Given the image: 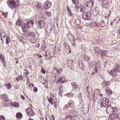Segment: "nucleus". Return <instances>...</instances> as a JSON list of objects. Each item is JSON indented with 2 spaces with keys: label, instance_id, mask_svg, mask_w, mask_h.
<instances>
[{
  "label": "nucleus",
  "instance_id": "obj_48",
  "mask_svg": "<svg viewBox=\"0 0 120 120\" xmlns=\"http://www.w3.org/2000/svg\"><path fill=\"white\" fill-rule=\"evenodd\" d=\"M19 80H23V78L21 75H19L18 77Z\"/></svg>",
  "mask_w": 120,
  "mask_h": 120
},
{
  "label": "nucleus",
  "instance_id": "obj_3",
  "mask_svg": "<svg viewBox=\"0 0 120 120\" xmlns=\"http://www.w3.org/2000/svg\"><path fill=\"white\" fill-rule=\"evenodd\" d=\"M114 69L111 70L109 72L110 74L113 76L116 77L120 75V72L119 71L120 67L118 64H116L114 66Z\"/></svg>",
  "mask_w": 120,
  "mask_h": 120
},
{
  "label": "nucleus",
  "instance_id": "obj_33",
  "mask_svg": "<svg viewBox=\"0 0 120 120\" xmlns=\"http://www.w3.org/2000/svg\"><path fill=\"white\" fill-rule=\"evenodd\" d=\"M100 26L101 27L104 26H105V22L103 20H101L100 23Z\"/></svg>",
  "mask_w": 120,
  "mask_h": 120
},
{
  "label": "nucleus",
  "instance_id": "obj_42",
  "mask_svg": "<svg viewBox=\"0 0 120 120\" xmlns=\"http://www.w3.org/2000/svg\"><path fill=\"white\" fill-rule=\"evenodd\" d=\"M39 78L40 80H41L40 79H42V80H43L45 82H46V80L44 79V77L40 76Z\"/></svg>",
  "mask_w": 120,
  "mask_h": 120
},
{
  "label": "nucleus",
  "instance_id": "obj_4",
  "mask_svg": "<svg viewBox=\"0 0 120 120\" xmlns=\"http://www.w3.org/2000/svg\"><path fill=\"white\" fill-rule=\"evenodd\" d=\"M18 0H12L7 2V4L9 7L11 9H13L19 5V3Z\"/></svg>",
  "mask_w": 120,
  "mask_h": 120
},
{
  "label": "nucleus",
  "instance_id": "obj_17",
  "mask_svg": "<svg viewBox=\"0 0 120 120\" xmlns=\"http://www.w3.org/2000/svg\"><path fill=\"white\" fill-rule=\"evenodd\" d=\"M107 52L106 51L104 50L101 54V57L102 59L106 58L107 57L106 53Z\"/></svg>",
  "mask_w": 120,
  "mask_h": 120
},
{
  "label": "nucleus",
  "instance_id": "obj_54",
  "mask_svg": "<svg viewBox=\"0 0 120 120\" xmlns=\"http://www.w3.org/2000/svg\"><path fill=\"white\" fill-rule=\"evenodd\" d=\"M51 117L52 120H55V119L53 115H52L51 116Z\"/></svg>",
  "mask_w": 120,
  "mask_h": 120
},
{
  "label": "nucleus",
  "instance_id": "obj_11",
  "mask_svg": "<svg viewBox=\"0 0 120 120\" xmlns=\"http://www.w3.org/2000/svg\"><path fill=\"white\" fill-rule=\"evenodd\" d=\"M0 36L1 38V39L3 41V40H7V36L5 32L4 31L3 32H1L0 33Z\"/></svg>",
  "mask_w": 120,
  "mask_h": 120
},
{
  "label": "nucleus",
  "instance_id": "obj_21",
  "mask_svg": "<svg viewBox=\"0 0 120 120\" xmlns=\"http://www.w3.org/2000/svg\"><path fill=\"white\" fill-rule=\"evenodd\" d=\"M94 51L96 54H98L99 53H100L101 50L98 47H95L94 48Z\"/></svg>",
  "mask_w": 120,
  "mask_h": 120
},
{
  "label": "nucleus",
  "instance_id": "obj_52",
  "mask_svg": "<svg viewBox=\"0 0 120 120\" xmlns=\"http://www.w3.org/2000/svg\"><path fill=\"white\" fill-rule=\"evenodd\" d=\"M40 44L39 43H38L36 45V47H38V48H39L40 47Z\"/></svg>",
  "mask_w": 120,
  "mask_h": 120
},
{
  "label": "nucleus",
  "instance_id": "obj_14",
  "mask_svg": "<svg viewBox=\"0 0 120 120\" xmlns=\"http://www.w3.org/2000/svg\"><path fill=\"white\" fill-rule=\"evenodd\" d=\"M41 46L40 49L41 51H43L45 50L46 46L45 45V42L44 41H43L41 42Z\"/></svg>",
  "mask_w": 120,
  "mask_h": 120
},
{
  "label": "nucleus",
  "instance_id": "obj_24",
  "mask_svg": "<svg viewBox=\"0 0 120 120\" xmlns=\"http://www.w3.org/2000/svg\"><path fill=\"white\" fill-rule=\"evenodd\" d=\"M102 85L105 86L107 87L109 85L110 82L109 81H104L102 83Z\"/></svg>",
  "mask_w": 120,
  "mask_h": 120
},
{
  "label": "nucleus",
  "instance_id": "obj_56",
  "mask_svg": "<svg viewBox=\"0 0 120 120\" xmlns=\"http://www.w3.org/2000/svg\"><path fill=\"white\" fill-rule=\"evenodd\" d=\"M41 70H42V72L43 73V74H45V71L43 69H41Z\"/></svg>",
  "mask_w": 120,
  "mask_h": 120
},
{
  "label": "nucleus",
  "instance_id": "obj_23",
  "mask_svg": "<svg viewBox=\"0 0 120 120\" xmlns=\"http://www.w3.org/2000/svg\"><path fill=\"white\" fill-rule=\"evenodd\" d=\"M99 64V63L98 62L96 64L94 69L96 72H98V69H99L100 66Z\"/></svg>",
  "mask_w": 120,
  "mask_h": 120
},
{
  "label": "nucleus",
  "instance_id": "obj_37",
  "mask_svg": "<svg viewBox=\"0 0 120 120\" xmlns=\"http://www.w3.org/2000/svg\"><path fill=\"white\" fill-rule=\"evenodd\" d=\"M48 100L49 102L50 103L51 105H52L53 104V100L52 98H48Z\"/></svg>",
  "mask_w": 120,
  "mask_h": 120
},
{
  "label": "nucleus",
  "instance_id": "obj_16",
  "mask_svg": "<svg viewBox=\"0 0 120 120\" xmlns=\"http://www.w3.org/2000/svg\"><path fill=\"white\" fill-rule=\"evenodd\" d=\"M1 98L3 101H8L9 100L8 98L7 95L5 94H3L1 95Z\"/></svg>",
  "mask_w": 120,
  "mask_h": 120
},
{
  "label": "nucleus",
  "instance_id": "obj_41",
  "mask_svg": "<svg viewBox=\"0 0 120 120\" xmlns=\"http://www.w3.org/2000/svg\"><path fill=\"white\" fill-rule=\"evenodd\" d=\"M25 39L22 37H20L19 38V40L20 41L22 42H24V41H23Z\"/></svg>",
  "mask_w": 120,
  "mask_h": 120
},
{
  "label": "nucleus",
  "instance_id": "obj_6",
  "mask_svg": "<svg viewBox=\"0 0 120 120\" xmlns=\"http://www.w3.org/2000/svg\"><path fill=\"white\" fill-rule=\"evenodd\" d=\"M67 60L68 67L70 69L73 70L74 69V63L75 62V60H72L67 59Z\"/></svg>",
  "mask_w": 120,
  "mask_h": 120
},
{
  "label": "nucleus",
  "instance_id": "obj_45",
  "mask_svg": "<svg viewBox=\"0 0 120 120\" xmlns=\"http://www.w3.org/2000/svg\"><path fill=\"white\" fill-rule=\"evenodd\" d=\"M63 79V78L62 77H60L58 79L57 81L59 82H61L62 80Z\"/></svg>",
  "mask_w": 120,
  "mask_h": 120
},
{
  "label": "nucleus",
  "instance_id": "obj_2",
  "mask_svg": "<svg viewBox=\"0 0 120 120\" xmlns=\"http://www.w3.org/2000/svg\"><path fill=\"white\" fill-rule=\"evenodd\" d=\"M92 88L89 86L87 87L86 93L87 96L91 99H93L95 101L97 99V97L99 94V93L96 91H94L93 92Z\"/></svg>",
  "mask_w": 120,
  "mask_h": 120
},
{
  "label": "nucleus",
  "instance_id": "obj_47",
  "mask_svg": "<svg viewBox=\"0 0 120 120\" xmlns=\"http://www.w3.org/2000/svg\"><path fill=\"white\" fill-rule=\"evenodd\" d=\"M62 87H61L59 88V90L60 91V92L59 93V94H61L62 93V91H61V90H62Z\"/></svg>",
  "mask_w": 120,
  "mask_h": 120
},
{
  "label": "nucleus",
  "instance_id": "obj_55",
  "mask_svg": "<svg viewBox=\"0 0 120 120\" xmlns=\"http://www.w3.org/2000/svg\"><path fill=\"white\" fill-rule=\"evenodd\" d=\"M84 4H85V6H87L88 7L89 5H88V2H87V3H86L85 4L84 3Z\"/></svg>",
  "mask_w": 120,
  "mask_h": 120
},
{
  "label": "nucleus",
  "instance_id": "obj_30",
  "mask_svg": "<svg viewBox=\"0 0 120 120\" xmlns=\"http://www.w3.org/2000/svg\"><path fill=\"white\" fill-rule=\"evenodd\" d=\"M73 94L69 93L66 94L65 95L70 98L73 96Z\"/></svg>",
  "mask_w": 120,
  "mask_h": 120
},
{
  "label": "nucleus",
  "instance_id": "obj_51",
  "mask_svg": "<svg viewBox=\"0 0 120 120\" xmlns=\"http://www.w3.org/2000/svg\"><path fill=\"white\" fill-rule=\"evenodd\" d=\"M54 71L55 70L56 72L58 74L60 73V72L57 69H54Z\"/></svg>",
  "mask_w": 120,
  "mask_h": 120
},
{
  "label": "nucleus",
  "instance_id": "obj_53",
  "mask_svg": "<svg viewBox=\"0 0 120 120\" xmlns=\"http://www.w3.org/2000/svg\"><path fill=\"white\" fill-rule=\"evenodd\" d=\"M4 58L3 56L1 54H0V60H1L2 59Z\"/></svg>",
  "mask_w": 120,
  "mask_h": 120
},
{
  "label": "nucleus",
  "instance_id": "obj_15",
  "mask_svg": "<svg viewBox=\"0 0 120 120\" xmlns=\"http://www.w3.org/2000/svg\"><path fill=\"white\" fill-rule=\"evenodd\" d=\"M24 32H26V33H27V36H29V37L31 38H33L34 37L35 35V34L34 32H31L30 33H29V32H28V30H22Z\"/></svg>",
  "mask_w": 120,
  "mask_h": 120
},
{
  "label": "nucleus",
  "instance_id": "obj_25",
  "mask_svg": "<svg viewBox=\"0 0 120 120\" xmlns=\"http://www.w3.org/2000/svg\"><path fill=\"white\" fill-rule=\"evenodd\" d=\"M72 117H74V116H71L70 115H66L65 117V119L66 120H71Z\"/></svg>",
  "mask_w": 120,
  "mask_h": 120
},
{
  "label": "nucleus",
  "instance_id": "obj_26",
  "mask_svg": "<svg viewBox=\"0 0 120 120\" xmlns=\"http://www.w3.org/2000/svg\"><path fill=\"white\" fill-rule=\"evenodd\" d=\"M83 62L82 61H80L79 62V65L80 68V69H83L84 68L83 65Z\"/></svg>",
  "mask_w": 120,
  "mask_h": 120
},
{
  "label": "nucleus",
  "instance_id": "obj_59",
  "mask_svg": "<svg viewBox=\"0 0 120 120\" xmlns=\"http://www.w3.org/2000/svg\"><path fill=\"white\" fill-rule=\"evenodd\" d=\"M69 107V106H68V104H67L64 107L65 108H67V107Z\"/></svg>",
  "mask_w": 120,
  "mask_h": 120
},
{
  "label": "nucleus",
  "instance_id": "obj_18",
  "mask_svg": "<svg viewBox=\"0 0 120 120\" xmlns=\"http://www.w3.org/2000/svg\"><path fill=\"white\" fill-rule=\"evenodd\" d=\"M42 6V5L41 3H37L36 4H35V5L34 6V7L36 9H39Z\"/></svg>",
  "mask_w": 120,
  "mask_h": 120
},
{
  "label": "nucleus",
  "instance_id": "obj_44",
  "mask_svg": "<svg viewBox=\"0 0 120 120\" xmlns=\"http://www.w3.org/2000/svg\"><path fill=\"white\" fill-rule=\"evenodd\" d=\"M5 117L2 116H0V120H5Z\"/></svg>",
  "mask_w": 120,
  "mask_h": 120
},
{
  "label": "nucleus",
  "instance_id": "obj_28",
  "mask_svg": "<svg viewBox=\"0 0 120 120\" xmlns=\"http://www.w3.org/2000/svg\"><path fill=\"white\" fill-rule=\"evenodd\" d=\"M83 58L86 62H88L90 59V57L87 55H85Z\"/></svg>",
  "mask_w": 120,
  "mask_h": 120
},
{
  "label": "nucleus",
  "instance_id": "obj_8",
  "mask_svg": "<svg viewBox=\"0 0 120 120\" xmlns=\"http://www.w3.org/2000/svg\"><path fill=\"white\" fill-rule=\"evenodd\" d=\"M90 15L89 12H84L82 14V17L84 20H89L90 19Z\"/></svg>",
  "mask_w": 120,
  "mask_h": 120
},
{
  "label": "nucleus",
  "instance_id": "obj_22",
  "mask_svg": "<svg viewBox=\"0 0 120 120\" xmlns=\"http://www.w3.org/2000/svg\"><path fill=\"white\" fill-rule=\"evenodd\" d=\"M22 117V115L20 112L17 113L16 115V117L19 119H21Z\"/></svg>",
  "mask_w": 120,
  "mask_h": 120
},
{
  "label": "nucleus",
  "instance_id": "obj_35",
  "mask_svg": "<svg viewBox=\"0 0 120 120\" xmlns=\"http://www.w3.org/2000/svg\"><path fill=\"white\" fill-rule=\"evenodd\" d=\"M73 3L75 5L78 4L79 2V0H72Z\"/></svg>",
  "mask_w": 120,
  "mask_h": 120
},
{
  "label": "nucleus",
  "instance_id": "obj_64",
  "mask_svg": "<svg viewBox=\"0 0 120 120\" xmlns=\"http://www.w3.org/2000/svg\"><path fill=\"white\" fill-rule=\"evenodd\" d=\"M100 97H103V95L102 94H100Z\"/></svg>",
  "mask_w": 120,
  "mask_h": 120
},
{
  "label": "nucleus",
  "instance_id": "obj_61",
  "mask_svg": "<svg viewBox=\"0 0 120 120\" xmlns=\"http://www.w3.org/2000/svg\"><path fill=\"white\" fill-rule=\"evenodd\" d=\"M19 78L18 77H16V80H17V81L18 82L19 81Z\"/></svg>",
  "mask_w": 120,
  "mask_h": 120
},
{
  "label": "nucleus",
  "instance_id": "obj_19",
  "mask_svg": "<svg viewBox=\"0 0 120 120\" xmlns=\"http://www.w3.org/2000/svg\"><path fill=\"white\" fill-rule=\"evenodd\" d=\"M94 1L92 0H90L88 2L89 5L88 7L90 8H92L94 5Z\"/></svg>",
  "mask_w": 120,
  "mask_h": 120
},
{
  "label": "nucleus",
  "instance_id": "obj_57",
  "mask_svg": "<svg viewBox=\"0 0 120 120\" xmlns=\"http://www.w3.org/2000/svg\"><path fill=\"white\" fill-rule=\"evenodd\" d=\"M49 14H50V13L49 12H46V15H47L49 17H50V15H49Z\"/></svg>",
  "mask_w": 120,
  "mask_h": 120
},
{
  "label": "nucleus",
  "instance_id": "obj_38",
  "mask_svg": "<svg viewBox=\"0 0 120 120\" xmlns=\"http://www.w3.org/2000/svg\"><path fill=\"white\" fill-rule=\"evenodd\" d=\"M70 112L72 113H73V114L74 115V117L75 116V117H77V114H76V112L75 111L72 110V111H70Z\"/></svg>",
  "mask_w": 120,
  "mask_h": 120
},
{
  "label": "nucleus",
  "instance_id": "obj_34",
  "mask_svg": "<svg viewBox=\"0 0 120 120\" xmlns=\"http://www.w3.org/2000/svg\"><path fill=\"white\" fill-rule=\"evenodd\" d=\"M5 85L7 86V89L8 90L10 89L11 87V85L10 83H9L7 84H6Z\"/></svg>",
  "mask_w": 120,
  "mask_h": 120
},
{
  "label": "nucleus",
  "instance_id": "obj_49",
  "mask_svg": "<svg viewBox=\"0 0 120 120\" xmlns=\"http://www.w3.org/2000/svg\"><path fill=\"white\" fill-rule=\"evenodd\" d=\"M20 97L22 99L25 100V97L23 95H20Z\"/></svg>",
  "mask_w": 120,
  "mask_h": 120
},
{
  "label": "nucleus",
  "instance_id": "obj_9",
  "mask_svg": "<svg viewBox=\"0 0 120 120\" xmlns=\"http://www.w3.org/2000/svg\"><path fill=\"white\" fill-rule=\"evenodd\" d=\"M55 53V52H54V53H53L52 51L49 50H48L46 51L45 54L44 56L45 59L47 60L50 59L51 57V54L52 53L54 54Z\"/></svg>",
  "mask_w": 120,
  "mask_h": 120
},
{
  "label": "nucleus",
  "instance_id": "obj_36",
  "mask_svg": "<svg viewBox=\"0 0 120 120\" xmlns=\"http://www.w3.org/2000/svg\"><path fill=\"white\" fill-rule=\"evenodd\" d=\"M11 41L10 37L9 36H7V40L6 41V43L7 44H8Z\"/></svg>",
  "mask_w": 120,
  "mask_h": 120
},
{
  "label": "nucleus",
  "instance_id": "obj_20",
  "mask_svg": "<svg viewBox=\"0 0 120 120\" xmlns=\"http://www.w3.org/2000/svg\"><path fill=\"white\" fill-rule=\"evenodd\" d=\"M74 101L72 100H70L68 103V106L71 107H73L74 105Z\"/></svg>",
  "mask_w": 120,
  "mask_h": 120
},
{
  "label": "nucleus",
  "instance_id": "obj_29",
  "mask_svg": "<svg viewBox=\"0 0 120 120\" xmlns=\"http://www.w3.org/2000/svg\"><path fill=\"white\" fill-rule=\"evenodd\" d=\"M68 38L71 43L72 42V41H75L74 37L73 35L69 36L68 37Z\"/></svg>",
  "mask_w": 120,
  "mask_h": 120
},
{
  "label": "nucleus",
  "instance_id": "obj_32",
  "mask_svg": "<svg viewBox=\"0 0 120 120\" xmlns=\"http://www.w3.org/2000/svg\"><path fill=\"white\" fill-rule=\"evenodd\" d=\"M21 20L20 19H18L16 22V24L18 26L21 25Z\"/></svg>",
  "mask_w": 120,
  "mask_h": 120
},
{
  "label": "nucleus",
  "instance_id": "obj_1",
  "mask_svg": "<svg viewBox=\"0 0 120 120\" xmlns=\"http://www.w3.org/2000/svg\"><path fill=\"white\" fill-rule=\"evenodd\" d=\"M98 102L101 104V107L106 108L107 112V111L110 112L111 111V109L112 108L111 106V102L107 98L104 97L102 99H100Z\"/></svg>",
  "mask_w": 120,
  "mask_h": 120
},
{
  "label": "nucleus",
  "instance_id": "obj_39",
  "mask_svg": "<svg viewBox=\"0 0 120 120\" xmlns=\"http://www.w3.org/2000/svg\"><path fill=\"white\" fill-rule=\"evenodd\" d=\"M106 92L107 94L108 95H110L112 93V92L109 90H106Z\"/></svg>",
  "mask_w": 120,
  "mask_h": 120
},
{
  "label": "nucleus",
  "instance_id": "obj_27",
  "mask_svg": "<svg viewBox=\"0 0 120 120\" xmlns=\"http://www.w3.org/2000/svg\"><path fill=\"white\" fill-rule=\"evenodd\" d=\"M67 9L68 11V13L69 14V16L70 17H71L73 15V14L70 11L69 7H68Z\"/></svg>",
  "mask_w": 120,
  "mask_h": 120
},
{
  "label": "nucleus",
  "instance_id": "obj_50",
  "mask_svg": "<svg viewBox=\"0 0 120 120\" xmlns=\"http://www.w3.org/2000/svg\"><path fill=\"white\" fill-rule=\"evenodd\" d=\"M33 90L36 92H37L38 89L37 88L34 87L33 89Z\"/></svg>",
  "mask_w": 120,
  "mask_h": 120
},
{
  "label": "nucleus",
  "instance_id": "obj_63",
  "mask_svg": "<svg viewBox=\"0 0 120 120\" xmlns=\"http://www.w3.org/2000/svg\"><path fill=\"white\" fill-rule=\"evenodd\" d=\"M77 26L79 28V29L80 27V25H77Z\"/></svg>",
  "mask_w": 120,
  "mask_h": 120
},
{
  "label": "nucleus",
  "instance_id": "obj_5",
  "mask_svg": "<svg viewBox=\"0 0 120 120\" xmlns=\"http://www.w3.org/2000/svg\"><path fill=\"white\" fill-rule=\"evenodd\" d=\"M34 23L33 20H30L27 21L26 23H24L22 26V30H25L28 27V28L33 27Z\"/></svg>",
  "mask_w": 120,
  "mask_h": 120
},
{
  "label": "nucleus",
  "instance_id": "obj_31",
  "mask_svg": "<svg viewBox=\"0 0 120 120\" xmlns=\"http://www.w3.org/2000/svg\"><path fill=\"white\" fill-rule=\"evenodd\" d=\"M19 104L17 102H13L12 104V105L13 106H14L15 107H18L19 106Z\"/></svg>",
  "mask_w": 120,
  "mask_h": 120
},
{
  "label": "nucleus",
  "instance_id": "obj_40",
  "mask_svg": "<svg viewBox=\"0 0 120 120\" xmlns=\"http://www.w3.org/2000/svg\"><path fill=\"white\" fill-rule=\"evenodd\" d=\"M2 62L3 65L4 66H5L6 65V62L4 60V59L3 58L1 60Z\"/></svg>",
  "mask_w": 120,
  "mask_h": 120
},
{
  "label": "nucleus",
  "instance_id": "obj_62",
  "mask_svg": "<svg viewBox=\"0 0 120 120\" xmlns=\"http://www.w3.org/2000/svg\"><path fill=\"white\" fill-rule=\"evenodd\" d=\"M46 120H52L49 117V119H48L47 120L46 118Z\"/></svg>",
  "mask_w": 120,
  "mask_h": 120
},
{
  "label": "nucleus",
  "instance_id": "obj_12",
  "mask_svg": "<svg viewBox=\"0 0 120 120\" xmlns=\"http://www.w3.org/2000/svg\"><path fill=\"white\" fill-rule=\"evenodd\" d=\"M51 2L49 1H47L44 4V8L45 9H48L51 6Z\"/></svg>",
  "mask_w": 120,
  "mask_h": 120
},
{
  "label": "nucleus",
  "instance_id": "obj_13",
  "mask_svg": "<svg viewBox=\"0 0 120 120\" xmlns=\"http://www.w3.org/2000/svg\"><path fill=\"white\" fill-rule=\"evenodd\" d=\"M38 26L39 27L40 29V28H43L45 26V22L42 20H40L38 21Z\"/></svg>",
  "mask_w": 120,
  "mask_h": 120
},
{
  "label": "nucleus",
  "instance_id": "obj_60",
  "mask_svg": "<svg viewBox=\"0 0 120 120\" xmlns=\"http://www.w3.org/2000/svg\"><path fill=\"white\" fill-rule=\"evenodd\" d=\"M73 87L74 88H76L77 87V85H73Z\"/></svg>",
  "mask_w": 120,
  "mask_h": 120
},
{
  "label": "nucleus",
  "instance_id": "obj_10",
  "mask_svg": "<svg viewBox=\"0 0 120 120\" xmlns=\"http://www.w3.org/2000/svg\"><path fill=\"white\" fill-rule=\"evenodd\" d=\"M26 112L30 117L33 116L35 114L33 110L31 108H28L26 110Z\"/></svg>",
  "mask_w": 120,
  "mask_h": 120
},
{
  "label": "nucleus",
  "instance_id": "obj_46",
  "mask_svg": "<svg viewBox=\"0 0 120 120\" xmlns=\"http://www.w3.org/2000/svg\"><path fill=\"white\" fill-rule=\"evenodd\" d=\"M75 41H72V42L71 43H71L72 45V46H73L74 47H75Z\"/></svg>",
  "mask_w": 120,
  "mask_h": 120
},
{
  "label": "nucleus",
  "instance_id": "obj_58",
  "mask_svg": "<svg viewBox=\"0 0 120 120\" xmlns=\"http://www.w3.org/2000/svg\"><path fill=\"white\" fill-rule=\"evenodd\" d=\"M61 82V83H64V82H65V81L64 80V79L63 80V79L62 80Z\"/></svg>",
  "mask_w": 120,
  "mask_h": 120
},
{
  "label": "nucleus",
  "instance_id": "obj_7",
  "mask_svg": "<svg viewBox=\"0 0 120 120\" xmlns=\"http://www.w3.org/2000/svg\"><path fill=\"white\" fill-rule=\"evenodd\" d=\"M75 9L77 12H79L82 13L85 10L83 6L78 4L75 5Z\"/></svg>",
  "mask_w": 120,
  "mask_h": 120
},
{
  "label": "nucleus",
  "instance_id": "obj_43",
  "mask_svg": "<svg viewBox=\"0 0 120 120\" xmlns=\"http://www.w3.org/2000/svg\"><path fill=\"white\" fill-rule=\"evenodd\" d=\"M2 15H3L5 17H7L8 15V13H2Z\"/></svg>",
  "mask_w": 120,
  "mask_h": 120
}]
</instances>
